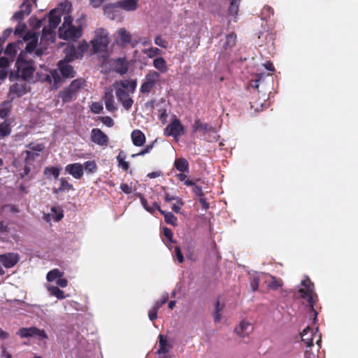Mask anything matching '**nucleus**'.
I'll use <instances>...</instances> for the list:
<instances>
[{"instance_id":"obj_1","label":"nucleus","mask_w":358,"mask_h":358,"mask_svg":"<svg viewBox=\"0 0 358 358\" xmlns=\"http://www.w3.org/2000/svg\"><path fill=\"white\" fill-rule=\"evenodd\" d=\"M24 40L27 42L24 52H21L16 61L17 76L24 80L32 78L35 68L27 54L33 56H40L43 54L41 48H36L38 36L35 33H27L24 36Z\"/></svg>"},{"instance_id":"obj_2","label":"nucleus","mask_w":358,"mask_h":358,"mask_svg":"<svg viewBox=\"0 0 358 358\" xmlns=\"http://www.w3.org/2000/svg\"><path fill=\"white\" fill-rule=\"evenodd\" d=\"M136 86V80L133 79H122L113 84L117 99L126 110H129L134 104L131 96L135 92Z\"/></svg>"},{"instance_id":"obj_3","label":"nucleus","mask_w":358,"mask_h":358,"mask_svg":"<svg viewBox=\"0 0 358 358\" xmlns=\"http://www.w3.org/2000/svg\"><path fill=\"white\" fill-rule=\"evenodd\" d=\"M84 16L77 20V26L73 24V18L70 15L64 17L62 25L59 29L60 38L66 41H76L83 34V20Z\"/></svg>"},{"instance_id":"obj_4","label":"nucleus","mask_w":358,"mask_h":358,"mask_svg":"<svg viewBox=\"0 0 358 358\" xmlns=\"http://www.w3.org/2000/svg\"><path fill=\"white\" fill-rule=\"evenodd\" d=\"M294 296L297 299L305 300L311 309L314 315V320L317 319V313L314 308L317 295L314 291V285L308 278H305L295 288Z\"/></svg>"},{"instance_id":"obj_5","label":"nucleus","mask_w":358,"mask_h":358,"mask_svg":"<svg viewBox=\"0 0 358 358\" xmlns=\"http://www.w3.org/2000/svg\"><path fill=\"white\" fill-rule=\"evenodd\" d=\"M59 73H61L64 78H70L75 76V71L73 66L69 64V62L66 61H59L58 62L57 70L50 71V73L46 74L45 77V80L50 85L52 84L55 88L58 87L62 82Z\"/></svg>"},{"instance_id":"obj_6","label":"nucleus","mask_w":358,"mask_h":358,"mask_svg":"<svg viewBox=\"0 0 358 358\" xmlns=\"http://www.w3.org/2000/svg\"><path fill=\"white\" fill-rule=\"evenodd\" d=\"M61 14L57 13L56 10H52L48 16V25H45L43 28L42 35L41 38V43L48 44L53 43L55 39V34L53 31L57 28L61 22Z\"/></svg>"},{"instance_id":"obj_7","label":"nucleus","mask_w":358,"mask_h":358,"mask_svg":"<svg viewBox=\"0 0 358 358\" xmlns=\"http://www.w3.org/2000/svg\"><path fill=\"white\" fill-rule=\"evenodd\" d=\"M91 44L94 53L104 52L109 44L108 31L103 28L97 29L93 40L91 41Z\"/></svg>"},{"instance_id":"obj_8","label":"nucleus","mask_w":358,"mask_h":358,"mask_svg":"<svg viewBox=\"0 0 358 358\" xmlns=\"http://www.w3.org/2000/svg\"><path fill=\"white\" fill-rule=\"evenodd\" d=\"M317 329H311L310 327H306L303 329V332L301 334L302 341L306 345V355L308 358H315V355L314 353L309 354V350L310 347L313 345V338L314 337H317L316 341V344L317 345V350L320 348V343L322 341L321 335L317 334Z\"/></svg>"},{"instance_id":"obj_9","label":"nucleus","mask_w":358,"mask_h":358,"mask_svg":"<svg viewBox=\"0 0 358 358\" xmlns=\"http://www.w3.org/2000/svg\"><path fill=\"white\" fill-rule=\"evenodd\" d=\"M192 129L194 132H201L208 141H216L219 138L215 127L208 123L201 122L199 120L194 121Z\"/></svg>"},{"instance_id":"obj_10","label":"nucleus","mask_w":358,"mask_h":358,"mask_svg":"<svg viewBox=\"0 0 358 358\" xmlns=\"http://www.w3.org/2000/svg\"><path fill=\"white\" fill-rule=\"evenodd\" d=\"M84 84L85 80L83 79L80 78L73 80L66 89L60 92L59 96L64 102L69 101L76 96L77 92L84 86Z\"/></svg>"},{"instance_id":"obj_11","label":"nucleus","mask_w":358,"mask_h":358,"mask_svg":"<svg viewBox=\"0 0 358 358\" xmlns=\"http://www.w3.org/2000/svg\"><path fill=\"white\" fill-rule=\"evenodd\" d=\"M184 132L185 128L180 121L177 118H174L164 129L165 136H172L176 141H178L179 138Z\"/></svg>"},{"instance_id":"obj_12","label":"nucleus","mask_w":358,"mask_h":358,"mask_svg":"<svg viewBox=\"0 0 358 358\" xmlns=\"http://www.w3.org/2000/svg\"><path fill=\"white\" fill-rule=\"evenodd\" d=\"M160 75L157 71H150L145 76L144 82L140 87V92L143 94L149 93L159 80Z\"/></svg>"},{"instance_id":"obj_13","label":"nucleus","mask_w":358,"mask_h":358,"mask_svg":"<svg viewBox=\"0 0 358 358\" xmlns=\"http://www.w3.org/2000/svg\"><path fill=\"white\" fill-rule=\"evenodd\" d=\"M27 148L28 150L24 152L26 154L24 158L26 164H31L39 157L40 153L44 150L43 145L37 143H31L27 145Z\"/></svg>"},{"instance_id":"obj_14","label":"nucleus","mask_w":358,"mask_h":358,"mask_svg":"<svg viewBox=\"0 0 358 358\" xmlns=\"http://www.w3.org/2000/svg\"><path fill=\"white\" fill-rule=\"evenodd\" d=\"M91 141L100 146H106L108 143V137L100 129L94 128L91 131Z\"/></svg>"},{"instance_id":"obj_15","label":"nucleus","mask_w":358,"mask_h":358,"mask_svg":"<svg viewBox=\"0 0 358 358\" xmlns=\"http://www.w3.org/2000/svg\"><path fill=\"white\" fill-rule=\"evenodd\" d=\"M20 260V255L15 252L0 255V262L6 268L13 267Z\"/></svg>"},{"instance_id":"obj_16","label":"nucleus","mask_w":358,"mask_h":358,"mask_svg":"<svg viewBox=\"0 0 358 358\" xmlns=\"http://www.w3.org/2000/svg\"><path fill=\"white\" fill-rule=\"evenodd\" d=\"M65 173L75 179H80L83 176V166L80 163L69 164L65 166Z\"/></svg>"},{"instance_id":"obj_17","label":"nucleus","mask_w":358,"mask_h":358,"mask_svg":"<svg viewBox=\"0 0 358 358\" xmlns=\"http://www.w3.org/2000/svg\"><path fill=\"white\" fill-rule=\"evenodd\" d=\"M253 331L252 324L247 321L242 320L235 328V332L241 338H245Z\"/></svg>"},{"instance_id":"obj_18","label":"nucleus","mask_w":358,"mask_h":358,"mask_svg":"<svg viewBox=\"0 0 358 358\" xmlns=\"http://www.w3.org/2000/svg\"><path fill=\"white\" fill-rule=\"evenodd\" d=\"M159 348L157 350L159 355H166L173 348V342L167 338L166 336L163 334L159 335Z\"/></svg>"},{"instance_id":"obj_19","label":"nucleus","mask_w":358,"mask_h":358,"mask_svg":"<svg viewBox=\"0 0 358 358\" xmlns=\"http://www.w3.org/2000/svg\"><path fill=\"white\" fill-rule=\"evenodd\" d=\"M236 36L234 33H230L224 36L220 41V47L224 51L231 50L236 44Z\"/></svg>"},{"instance_id":"obj_20","label":"nucleus","mask_w":358,"mask_h":358,"mask_svg":"<svg viewBox=\"0 0 358 358\" xmlns=\"http://www.w3.org/2000/svg\"><path fill=\"white\" fill-rule=\"evenodd\" d=\"M119 8L117 2L106 5L103 8L104 15L110 20H115L120 15Z\"/></svg>"},{"instance_id":"obj_21","label":"nucleus","mask_w":358,"mask_h":358,"mask_svg":"<svg viewBox=\"0 0 358 358\" xmlns=\"http://www.w3.org/2000/svg\"><path fill=\"white\" fill-rule=\"evenodd\" d=\"M103 101L105 103L106 109L108 112H115L117 110V107L115 104L114 96L111 90H108L105 92Z\"/></svg>"},{"instance_id":"obj_22","label":"nucleus","mask_w":358,"mask_h":358,"mask_svg":"<svg viewBox=\"0 0 358 358\" xmlns=\"http://www.w3.org/2000/svg\"><path fill=\"white\" fill-rule=\"evenodd\" d=\"M139 0H121L117 1L119 8L127 12L135 11L138 7Z\"/></svg>"},{"instance_id":"obj_23","label":"nucleus","mask_w":358,"mask_h":358,"mask_svg":"<svg viewBox=\"0 0 358 358\" xmlns=\"http://www.w3.org/2000/svg\"><path fill=\"white\" fill-rule=\"evenodd\" d=\"M117 37L116 39V42L117 44L124 45L131 42V35L129 31L126 30V29L120 28L117 31Z\"/></svg>"},{"instance_id":"obj_24","label":"nucleus","mask_w":358,"mask_h":358,"mask_svg":"<svg viewBox=\"0 0 358 358\" xmlns=\"http://www.w3.org/2000/svg\"><path fill=\"white\" fill-rule=\"evenodd\" d=\"M131 138L133 144L137 147L142 146L146 140L145 134L139 129L134 130L131 134Z\"/></svg>"},{"instance_id":"obj_25","label":"nucleus","mask_w":358,"mask_h":358,"mask_svg":"<svg viewBox=\"0 0 358 358\" xmlns=\"http://www.w3.org/2000/svg\"><path fill=\"white\" fill-rule=\"evenodd\" d=\"M113 65L115 71L120 75L125 74L128 71V64L124 59L118 58L115 59Z\"/></svg>"},{"instance_id":"obj_26","label":"nucleus","mask_w":358,"mask_h":358,"mask_svg":"<svg viewBox=\"0 0 358 358\" xmlns=\"http://www.w3.org/2000/svg\"><path fill=\"white\" fill-rule=\"evenodd\" d=\"M64 217L62 210L57 207H52L51 212L45 215V219L47 222L53 220L55 222L59 221Z\"/></svg>"},{"instance_id":"obj_27","label":"nucleus","mask_w":358,"mask_h":358,"mask_svg":"<svg viewBox=\"0 0 358 358\" xmlns=\"http://www.w3.org/2000/svg\"><path fill=\"white\" fill-rule=\"evenodd\" d=\"M154 205L155 206V208H157V210L164 215L165 222L167 224H171L173 226L177 225V218L175 217V215L170 212H165L164 210H162L157 202L154 203Z\"/></svg>"},{"instance_id":"obj_28","label":"nucleus","mask_w":358,"mask_h":358,"mask_svg":"<svg viewBox=\"0 0 358 358\" xmlns=\"http://www.w3.org/2000/svg\"><path fill=\"white\" fill-rule=\"evenodd\" d=\"M175 168L180 172L189 173V162L185 158L176 159L174 162Z\"/></svg>"},{"instance_id":"obj_29","label":"nucleus","mask_w":358,"mask_h":358,"mask_svg":"<svg viewBox=\"0 0 358 358\" xmlns=\"http://www.w3.org/2000/svg\"><path fill=\"white\" fill-rule=\"evenodd\" d=\"M153 66L162 73H166L168 71L166 62L163 57H157L153 60Z\"/></svg>"},{"instance_id":"obj_30","label":"nucleus","mask_w":358,"mask_h":358,"mask_svg":"<svg viewBox=\"0 0 358 358\" xmlns=\"http://www.w3.org/2000/svg\"><path fill=\"white\" fill-rule=\"evenodd\" d=\"M65 59L63 61L72 62L75 59L78 58V52L76 48L73 45H68L65 50Z\"/></svg>"},{"instance_id":"obj_31","label":"nucleus","mask_w":358,"mask_h":358,"mask_svg":"<svg viewBox=\"0 0 358 358\" xmlns=\"http://www.w3.org/2000/svg\"><path fill=\"white\" fill-rule=\"evenodd\" d=\"M11 133V126L8 120H5L0 124V138L8 136Z\"/></svg>"},{"instance_id":"obj_32","label":"nucleus","mask_w":358,"mask_h":358,"mask_svg":"<svg viewBox=\"0 0 358 358\" xmlns=\"http://www.w3.org/2000/svg\"><path fill=\"white\" fill-rule=\"evenodd\" d=\"M47 289L50 292V295L57 297L58 299H64L66 297L64 292L57 286L47 285Z\"/></svg>"},{"instance_id":"obj_33","label":"nucleus","mask_w":358,"mask_h":358,"mask_svg":"<svg viewBox=\"0 0 358 358\" xmlns=\"http://www.w3.org/2000/svg\"><path fill=\"white\" fill-rule=\"evenodd\" d=\"M63 275L64 272L61 271L58 268H55L47 273L46 279L48 282H56L60 277H62Z\"/></svg>"},{"instance_id":"obj_34","label":"nucleus","mask_w":358,"mask_h":358,"mask_svg":"<svg viewBox=\"0 0 358 358\" xmlns=\"http://www.w3.org/2000/svg\"><path fill=\"white\" fill-rule=\"evenodd\" d=\"M61 168L57 166L46 167L44 170V174L47 178L53 176L55 179L59 178L60 174Z\"/></svg>"},{"instance_id":"obj_35","label":"nucleus","mask_w":358,"mask_h":358,"mask_svg":"<svg viewBox=\"0 0 358 358\" xmlns=\"http://www.w3.org/2000/svg\"><path fill=\"white\" fill-rule=\"evenodd\" d=\"M35 329V327H31L29 328L23 327L19 329V331L17 332V334L22 338L34 337Z\"/></svg>"},{"instance_id":"obj_36","label":"nucleus","mask_w":358,"mask_h":358,"mask_svg":"<svg viewBox=\"0 0 358 358\" xmlns=\"http://www.w3.org/2000/svg\"><path fill=\"white\" fill-rule=\"evenodd\" d=\"M71 9V3L69 1H64L59 3L57 8L54 10H57V13H60L61 15L64 13H69Z\"/></svg>"},{"instance_id":"obj_37","label":"nucleus","mask_w":358,"mask_h":358,"mask_svg":"<svg viewBox=\"0 0 358 358\" xmlns=\"http://www.w3.org/2000/svg\"><path fill=\"white\" fill-rule=\"evenodd\" d=\"M60 187L58 189L54 190V193L57 194L59 192L69 191L73 189V185L69 183L65 178H61L59 179Z\"/></svg>"},{"instance_id":"obj_38","label":"nucleus","mask_w":358,"mask_h":358,"mask_svg":"<svg viewBox=\"0 0 358 358\" xmlns=\"http://www.w3.org/2000/svg\"><path fill=\"white\" fill-rule=\"evenodd\" d=\"M17 52V44L16 43H9L5 50V55L10 59L13 60V57L15 56Z\"/></svg>"},{"instance_id":"obj_39","label":"nucleus","mask_w":358,"mask_h":358,"mask_svg":"<svg viewBox=\"0 0 358 358\" xmlns=\"http://www.w3.org/2000/svg\"><path fill=\"white\" fill-rule=\"evenodd\" d=\"M230 1V6L229 8V14L234 17V19L238 14V6L241 0H229Z\"/></svg>"},{"instance_id":"obj_40","label":"nucleus","mask_w":358,"mask_h":358,"mask_svg":"<svg viewBox=\"0 0 358 358\" xmlns=\"http://www.w3.org/2000/svg\"><path fill=\"white\" fill-rule=\"evenodd\" d=\"M126 155L124 152L120 151L119 155L117 157V160L118 162V166L121 167L124 171H127L129 169V165L127 162L125 161Z\"/></svg>"},{"instance_id":"obj_41","label":"nucleus","mask_w":358,"mask_h":358,"mask_svg":"<svg viewBox=\"0 0 358 358\" xmlns=\"http://www.w3.org/2000/svg\"><path fill=\"white\" fill-rule=\"evenodd\" d=\"M83 171L85 170L88 173H94L97 169V166L95 161H87L83 164Z\"/></svg>"},{"instance_id":"obj_42","label":"nucleus","mask_w":358,"mask_h":358,"mask_svg":"<svg viewBox=\"0 0 358 358\" xmlns=\"http://www.w3.org/2000/svg\"><path fill=\"white\" fill-rule=\"evenodd\" d=\"M143 52L149 58H154L155 57L162 54V50L157 48L151 47L143 50Z\"/></svg>"},{"instance_id":"obj_43","label":"nucleus","mask_w":358,"mask_h":358,"mask_svg":"<svg viewBox=\"0 0 358 358\" xmlns=\"http://www.w3.org/2000/svg\"><path fill=\"white\" fill-rule=\"evenodd\" d=\"M271 282L268 283V287L272 289H277L282 286V281L280 279H278L274 276L269 275Z\"/></svg>"},{"instance_id":"obj_44","label":"nucleus","mask_w":358,"mask_h":358,"mask_svg":"<svg viewBox=\"0 0 358 358\" xmlns=\"http://www.w3.org/2000/svg\"><path fill=\"white\" fill-rule=\"evenodd\" d=\"M46 21V17H43L41 20L31 17L30 19V25L34 29H39Z\"/></svg>"},{"instance_id":"obj_45","label":"nucleus","mask_w":358,"mask_h":358,"mask_svg":"<svg viewBox=\"0 0 358 358\" xmlns=\"http://www.w3.org/2000/svg\"><path fill=\"white\" fill-rule=\"evenodd\" d=\"M34 338L42 341L48 338V335L46 334L45 331L43 329H39L37 327H36V329L34 331Z\"/></svg>"},{"instance_id":"obj_46","label":"nucleus","mask_w":358,"mask_h":358,"mask_svg":"<svg viewBox=\"0 0 358 358\" xmlns=\"http://www.w3.org/2000/svg\"><path fill=\"white\" fill-rule=\"evenodd\" d=\"M153 144H154V143H152L151 144L146 145L145 146V148L143 150H141V151L139 152L138 153L132 154L131 155V157L132 158H135V157H136L138 156H143V155H144L145 154H148V153L150 152V151L153 148Z\"/></svg>"},{"instance_id":"obj_47","label":"nucleus","mask_w":358,"mask_h":358,"mask_svg":"<svg viewBox=\"0 0 358 358\" xmlns=\"http://www.w3.org/2000/svg\"><path fill=\"white\" fill-rule=\"evenodd\" d=\"M163 235L167 239L168 244H171L173 242V232L170 229H169L167 227H164L163 228Z\"/></svg>"},{"instance_id":"obj_48","label":"nucleus","mask_w":358,"mask_h":358,"mask_svg":"<svg viewBox=\"0 0 358 358\" xmlns=\"http://www.w3.org/2000/svg\"><path fill=\"white\" fill-rule=\"evenodd\" d=\"M265 275L262 273L258 275H255L252 278V281L251 282V287L253 291H256L259 287V280L264 277Z\"/></svg>"},{"instance_id":"obj_49","label":"nucleus","mask_w":358,"mask_h":358,"mask_svg":"<svg viewBox=\"0 0 358 358\" xmlns=\"http://www.w3.org/2000/svg\"><path fill=\"white\" fill-rule=\"evenodd\" d=\"M155 43L163 48H166L168 43L161 36H157L155 38Z\"/></svg>"},{"instance_id":"obj_50","label":"nucleus","mask_w":358,"mask_h":358,"mask_svg":"<svg viewBox=\"0 0 358 358\" xmlns=\"http://www.w3.org/2000/svg\"><path fill=\"white\" fill-rule=\"evenodd\" d=\"M87 43L85 41H83L78 47L77 52L78 58L81 57L83 56V54L87 50Z\"/></svg>"},{"instance_id":"obj_51","label":"nucleus","mask_w":358,"mask_h":358,"mask_svg":"<svg viewBox=\"0 0 358 358\" xmlns=\"http://www.w3.org/2000/svg\"><path fill=\"white\" fill-rule=\"evenodd\" d=\"M168 299H169V294L164 293L162 295V298H161L160 301H156L154 306L159 309L161 308V306L168 301Z\"/></svg>"},{"instance_id":"obj_52","label":"nucleus","mask_w":358,"mask_h":358,"mask_svg":"<svg viewBox=\"0 0 358 358\" xmlns=\"http://www.w3.org/2000/svg\"><path fill=\"white\" fill-rule=\"evenodd\" d=\"M139 198H140L141 204L143 206V208L148 212H149L150 213H154V208H150V206L148 205V201H146V199L141 194H140Z\"/></svg>"},{"instance_id":"obj_53","label":"nucleus","mask_w":358,"mask_h":358,"mask_svg":"<svg viewBox=\"0 0 358 358\" xmlns=\"http://www.w3.org/2000/svg\"><path fill=\"white\" fill-rule=\"evenodd\" d=\"M220 311H221V308H220V303H219V301H217L216 302V311L213 315L214 321L215 322H218L221 320Z\"/></svg>"},{"instance_id":"obj_54","label":"nucleus","mask_w":358,"mask_h":358,"mask_svg":"<svg viewBox=\"0 0 358 358\" xmlns=\"http://www.w3.org/2000/svg\"><path fill=\"white\" fill-rule=\"evenodd\" d=\"M101 122L108 127H111L114 124L113 119L109 116H104L101 117Z\"/></svg>"},{"instance_id":"obj_55","label":"nucleus","mask_w":358,"mask_h":358,"mask_svg":"<svg viewBox=\"0 0 358 358\" xmlns=\"http://www.w3.org/2000/svg\"><path fill=\"white\" fill-rule=\"evenodd\" d=\"M176 203L172 204L171 209L173 211H174L176 213H180L181 206H182L183 203L181 201V200L178 198L176 199Z\"/></svg>"},{"instance_id":"obj_56","label":"nucleus","mask_w":358,"mask_h":358,"mask_svg":"<svg viewBox=\"0 0 358 358\" xmlns=\"http://www.w3.org/2000/svg\"><path fill=\"white\" fill-rule=\"evenodd\" d=\"M158 310L159 308L155 306H153V307L150 310L148 317L151 321H153L157 318Z\"/></svg>"},{"instance_id":"obj_57","label":"nucleus","mask_w":358,"mask_h":358,"mask_svg":"<svg viewBox=\"0 0 358 358\" xmlns=\"http://www.w3.org/2000/svg\"><path fill=\"white\" fill-rule=\"evenodd\" d=\"M174 252H175V257H176L178 262L179 263L183 262L184 257H183V255H182V254L180 251V249L178 246L175 247Z\"/></svg>"},{"instance_id":"obj_58","label":"nucleus","mask_w":358,"mask_h":358,"mask_svg":"<svg viewBox=\"0 0 358 358\" xmlns=\"http://www.w3.org/2000/svg\"><path fill=\"white\" fill-rule=\"evenodd\" d=\"M10 113V110L8 106L0 107V117H1V118L6 117L7 116H8Z\"/></svg>"},{"instance_id":"obj_59","label":"nucleus","mask_w":358,"mask_h":358,"mask_svg":"<svg viewBox=\"0 0 358 358\" xmlns=\"http://www.w3.org/2000/svg\"><path fill=\"white\" fill-rule=\"evenodd\" d=\"M92 111L95 114H99L102 110V106L99 103L94 102L91 107Z\"/></svg>"},{"instance_id":"obj_60","label":"nucleus","mask_w":358,"mask_h":358,"mask_svg":"<svg viewBox=\"0 0 358 358\" xmlns=\"http://www.w3.org/2000/svg\"><path fill=\"white\" fill-rule=\"evenodd\" d=\"M11 59L7 57H0V68L6 69Z\"/></svg>"},{"instance_id":"obj_61","label":"nucleus","mask_w":358,"mask_h":358,"mask_svg":"<svg viewBox=\"0 0 358 358\" xmlns=\"http://www.w3.org/2000/svg\"><path fill=\"white\" fill-rule=\"evenodd\" d=\"M26 30V26L24 24H19L15 29V35H24Z\"/></svg>"},{"instance_id":"obj_62","label":"nucleus","mask_w":358,"mask_h":358,"mask_svg":"<svg viewBox=\"0 0 358 358\" xmlns=\"http://www.w3.org/2000/svg\"><path fill=\"white\" fill-rule=\"evenodd\" d=\"M120 189L125 194H129L132 192V187L127 184L122 183L120 185Z\"/></svg>"},{"instance_id":"obj_63","label":"nucleus","mask_w":358,"mask_h":358,"mask_svg":"<svg viewBox=\"0 0 358 358\" xmlns=\"http://www.w3.org/2000/svg\"><path fill=\"white\" fill-rule=\"evenodd\" d=\"M56 284L57 286L60 287H66L68 285V281L65 278H62V277H60L57 281H56Z\"/></svg>"},{"instance_id":"obj_64","label":"nucleus","mask_w":358,"mask_h":358,"mask_svg":"<svg viewBox=\"0 0 358 358\" xmlns=\"http://www.w3.org/2000/svg\"><path fill=\"white\" fill-rule=\"evenodd\" d=\"M24 15H26L24 14L20 9L18 12L15 13L13 15V19L15 20H17V21H20L23 19Z\"/></svg>"}]
</instances>
